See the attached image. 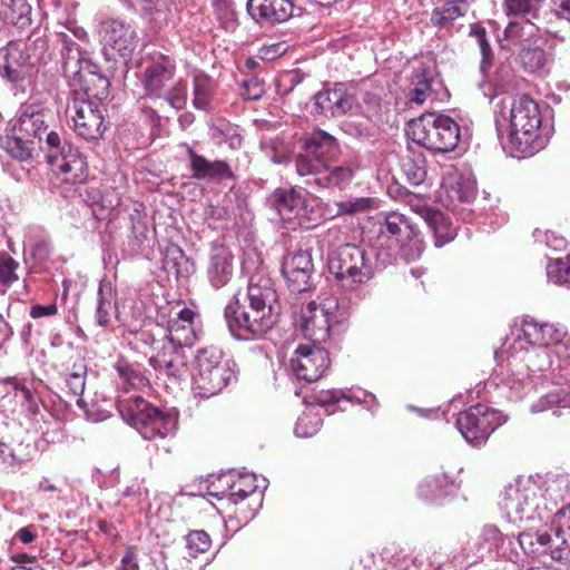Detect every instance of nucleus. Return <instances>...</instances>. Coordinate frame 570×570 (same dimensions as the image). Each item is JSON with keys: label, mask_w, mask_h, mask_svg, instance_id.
I'll return each instance as SVG.
<instances>
[{"label": "nucleus", "mask_w": 570, "mask_h": 570, "mask_svg": "<svg viewBox=\"0 0 570 570\" xmlns=\"http://www.w3.org/2000/svg\"><path fill=\"white\" fill-rule=\"evenodd\" d=\"M401 168L407 181L412 185H421L426 179L425 156L419 150L407 149L401 159Z\"/></svg>", "instance_id": "nucleus-40"}, {"label": "nucleus", "mask_w": 570, "mask_h": 570, "mask_svg": "<svg viewBox=\"0 0 570 570\" xmlns=\"http://www.w3.org/2000/svg\"><path fill=\"white\" fill-rule=\"evenodd\" d=\"M100 104L90 99H81L78 96L70 98L67 105V115L80 137L97 139L102 136L105 126Z\"/></svg>", "instance_id": "nucleus-17"}, {"label": "nucleus", "mask_w": 570, "mask_h": 570, "mask_svg": "<svg viewBox=\"0 0 570 570\" xmlns=\"http://www.w3.org/2000/svg\"><path fill=\"white\" fill-rule=\"evenodd\" d=\"M449 195L452 199L470 203L475 197V184L471 179L459 177L450 185Z\"/></svg>", "instance_id": "nucleus-58"}, {"label": "nucleus", "mask_w": 570, "mask_h": 570, "mask_svg": "<svg viewBox=\"0 0 570 570\" xmlns=\"http://www.w3.org/2000/svg\"><path fill=\"white\" fill-rule=\"evenodd\" d=\"M363 114L370 120H375L382 112V99L377 92L365 90L362 94Z\"/></svg>", "instance_id": "nucleus-61"}, {"label": "nucleus", "mask_w": 570, "mask_h": 570, "mask_svg": "<svg viewBox=\"0 0 570 570\" xmlns=\"http://www.w3.org/2000/svg\"><path fill=\"white\" fill-rule=\"evenodd\" d=\"M51 115L43 109L28 106L14 126L21 136L35 139L36 145L46 154L52 170L61 175L62 181L78 184L87 177V163L79 150L65 140L59 132L48 131Z\"/></svg>", "instance_id": "nucleus-1"}, {"label": "nucleus", "mask_w": 570, "mask_h": 570, "mask_svg": "<svg viewBox=\"0 0 570 570\" xmlns=\"http://www.w3.org/2000/svg\"><path fill=\"white\" fill-rule=\"evenodd\" d=\"M552 410L554 416H561L562 410H570V394L559 390L540 397L531 405V412Z\"/></svg>", "instance_id": "nucleus-47"}, {"label": "nucleus", "mask_w": 570, "mask_h": 570, "mask_svg": "<svg viewBox=\"0 0 570 570\" xmlns=\"http://www.w3.org/2000/svg\"><path fill=\"white\" fill-rule=\"evenodd\" d=\"M209 136L216 145L227 144L232 149L242 147L243 137L238 129L229 122L218 121L209 127Z\"/></svg>", "instance_id": "nucleus-49"}, {"label": "nucleus", "mask_w": 570, "mask_h": 570, "mask_svg": "<svg viewBox=\"0 0 570 570\" xmlns=\"http://www.w3.org/2000/svg\"><path fill=\"white\" fill-rule=\"evenodd\" d=\"M163 267L177 279L188 278L195 272L194 262L185 255V252L175 244L166 246Z\"/></svg>", "instance_id": "nucleus-37"}, {"label": "nucleus", "mask_w": 570, "mask_h": 570, "mask_svg": "<svg viewBox=\"0 0 570 570\" xmlns=\"http://www.w3.org/2000/svg\"><path fill=\"white\" fill-rule=\"evenodd\" d=\"M514 539L504 534L494 524H485L479 535V551L502 558H512L515 549Z\"/></svg>", "instance_id": "nucleus-30"}, {"label": "nucleus", "mask_w": 570, "mask_h": 570, "mask_svg": "<svg viewBox=\"0 0 570 570\" xmlns=\"http://www.w3.org/2000/svg\"><path fill=\"white\" fill-rule=\"evenodd\" d=\"M156 371L177 380L186 373L185 355H174L171 360H163V364L154 367Z\"/></svg>", "instance_id": "nucleus-60"}, {"label": "nucleus", "mask_w": 570, "mask_h": 570, "mask_svg": "<svg viewBox=\"0 0 570 570\" xmlns=\"http://www.w3.org/2000/svg\"><path fill=\"white\" fill-rule=\"evenodd\" d=\"M469 35L473 37L480 48L482 59L480 62V71L483 77H487L493 61V51L487 37V30L479 23H472L470 26Z\"/></svg>", "instance_id": "nucleus-50"}, {"label": "nucleus", "mask_w": 570, "mask_h": 570, "mask_svg": "<svg viewBox=\"0 0 570 570\" xmlns=\"http://www.w3.org/2000/svg\"><path fill=\"white\" fill-rule=\"evenodd\" d=\"M541 492L540 484L532 480L507 488L502 508L508 518L512 521L543 520L544 513L551 509Z\"/></svg>", "instance_id": "nucleus-10"}, {"label": "nucleus", "mask_w": 570, "mask_h": 570, "mask_svg": "<svg viewBox=\"0 0 570 570\" xmlns=\"http://www.w3.org/2000/svg\"><path fill=\"white\" fill-rule=\"evenodd\" d=\"M128 8L139 11L156 27L161 28L175 17L171 0H121Z\"/></svg>", "instance_id": "nucleus-31"}, {"label": "nucleus", "mask_w": 570, "mask_h": 570, "mask_svg": "<svg viewBox=\"0 0 570 570\" xmlns=\"http://www.w3.org/2000/svg\"><path fill=\"white\" fill-rule=\"evenodd\" d=\"M117 409L124 421L145 440H166L176 433L177 416L153 405L140 395L120 396L117 400Z\"/></svg>", "instance_id": "nucleus-4"}, {"label": "nucleus", "mask_w": 570, "mask_h": 570, "mask_svg": "<svg viewBox=\"0 0 570 570\" xmlns=\"http://www.w3.org/2000/svg\"><path fill=\"white\" fill-rule=\"evenodd\" d=\"M546 0H505L503 9L509 18H520L522 20H534L539 18V12Z\"/></svg>", "instance_id": "nucleus-45"}, {"label": "nucleus", "mask_w": 570, "mask_h": 570, "mask_svg": "<svg viewBox=\"0 0 570 570\" xmlns=\"http://www.w3.org/2000/svg\"><path fill=\"white\" fill-rule=\"evenodd\" d=\"M417 237V230L410 219L399 213H390L380 225V245L389 248L403 247Z\"/></svg>", "instance_id": "nucleus-22"}, {"label": "nucleus", "mask_w": 570, "mask_h": 570, "mask_svg": "<svg viewBox=\"0 0 570 570\" xmlns=\"http://www.w3.org/2000/svg\"><path fill=\"white\" fill-rule=\"evenodd\" d=\"M552 410L554 416H561L562 410H570V394L559 390L540 397L531 405V412Z\"/></svg>", "instance_id": "nucleus-46"}, {"label": "nucleus", "mask_w": 570, "mask_h": 570, "mask_svg": "<svg viewBox=\"0 0 570 570\" xmlns=\"http://www.w3.org/2000/svg\"><path fill=\"white\" fill-rule=\"evenodd\" d=\"M315 110L332 117H341L354 107L355 97L344 83H335L331 89L318 91L314 96Z\"/></svg>", "instance_id": "nucleus-26"}, {"label": "nucleus", "mask_w": 570, "mask_h": 570, "mask_svg": "<svg viewBox=\"0 0 570 570\" xmlns=\"http://www.w3.org/2000/svg\"><path fill=\"white\" fill-rule=\"evenodd\" d=\"M502 423V414L485 404H476L459 413L455 422L462 436L474 445L484 442Z\"/></svg>", "instance_id": "nucleus-15"}, {"label": "nucleus", "mask_w": 570, "mask_h": 570, "mask_svg": "<svg viewBox=\"0 0 570 570\" xmlns=\"http://www.w3.org/2000/svg\"><path fill=\"white\" fill-rule=\"evenodd\" d=\"M209 547L210 539L205 531H191L187 535V548L189 550V556L196 557L198 553L207 551Z\"/></svg>", "instance_id": "nucleus-63"}, {"label": "nucleus", "mask_w": 570, "mask_h": 570, "mask_svg": "<svg viewBox=\"0 0 570 570\" xmlns=\"http://www.w3.org/2000/svg\"><path fill=\"white\" fill-rule=\"evenodd\" d=\"M382 566L380 570H413L414 560L403 551L384 548L381 553Z\"/></svg>", "instance_id": "nucleus-51"}, {"label": "nucleus", "mask_w": 570, "mask_h": 570, "mask_svg": "<svg viewBox=\"0 0 570 570\" xmlns=\"http://www.w3.org/2000/svg\"><path fill=\"white\" fill-rule=\"evenodd\" d=\"M413 140L426 149L449 153L460 141V126L446 115L422 117L413 125Z\"/></svg>", "instance_id": "nucleus-11"}, {"label": "nucleus", "mask_w": 570, "mask_h": 570, "mask_svg": "<svg viewBox=\"0 0 570 570\" xmlns=\"http://www.w3.org/2000/svg\"><path fill=\"white\" fill-rule=\"evenodd\" d=\"M176 73V63L169 57H160L158 60L149 63L142 78L146 98L159 101L163 98L166 85Z\"/></svg>", "instance_id": "nucleus-25"}, {"label": "nucleus", "mask_w": 570, "mask_h": 570, "mask_svg": "<svg viewBox=\"0 0 570 570\" xmlns=\"http://www.w3.org/2000/svg\"><path fill=\"white\" fill-rule=\"evenodd\" d=\"M350 317L347 307L337 297L311 301L301 309V331L314 344L326 342L331 332Z\"/></svg>", "instance_id": "nucleus-7"}, {"label": "nucleus", "mask_w": 570, "mask_h": 570, "mask_svg": "<svg viewBox=\"0 0 570 570\" xmlns=\"http://www.w3.org/2000/svg\"><path fill=\"white\" fill-rule=\"evenodd\" d=\"M302 151L295 157V168L305 184L316 188L344 189L354 178L357 167L335 165L341 154L338 141L324 130L301 139Z\"/></svg>", "instance_id": "nucleus-2"}, {"label": "nucleus", "mask_w": 570, "mask_h": 570, "mask_svg": "<svg viewBox=\"0 0 570 570\" xmlns=\"http://www.w3.org/2000/svg\"><path fill=\"white\" fill-rule=\"evenodd\" d=\"M547 277L556 285L570 287V257L557 258L547 266Z\"/></svg>", "instance_id": "nucleus-54"}, {"label": "nucleus", "mask_w": 570, "mask_h": 570, "mask_svg": "<svg viewBox=\"0 0 570 570\" xmlns=\"http://www.w3.org/2000/svg\"><path fill=\"white\" fill-rule=\"evenodd\" d=\"M314 264L308 250H296L284 257L282 274L292 293H303L312 288Z\"/></svg>", "instance_id": "nucleus-20"}, {"label": "nucleus", "mask_w": 570, "mask_h": 570, "mask_svg": "<svg viewBox=\"0 0 570 570\" xmlns=\"http://www.w3.org/2000/svg\"><path fill=\"white\" fill-rule=\"evenodd\" d=\"M140 338L146 344H149L156 353L150 356L149 364L155 367L163 364V360H171L174 355H183L184 347L171 343L166 338L157 340L153 334L147 331L140 332Z\"/></svg>", "instance_id": "nucleus-39"}, {"label": "nucleus", "mask_w": 570, "mask_h": 570, "mask_svg": "<svg viewBox=\"0 0 570 570\" xmlns=\"http://www.w3.org/2000/svg\"><path fill=\"white\" fill-rule=\"evenodd\" d=\"M550 531H559V533H564L570 538V503L553 514Z\"/></svg>", "instance_id": "nucleus-64"}, {"label": "nucleus", "mask_w": 570, "mask_h": 570, "mask_svg": "<svg viewBox=\"0 0 570 570\" xmlns=\"http://www.w3.org/2000/svg\"><path fill=\"white\" fill-rule=\"evenodd\" d=\"M466 0H435L430 14V22L440 30L451 28L459 18L469 11Z\"/></svg>", "instance_id": "nucleus-32"}, {"label": "nucleus", "mask_w": 570, "mask_h": 570, "mask_svg": "<svg viewBox=\"0 0 570 570\" xmlns=\"http://www.w3.org/2000/svg\"><path fill=\"white\" fill-rule=\"evenodd\" d=\"M330 364L328 352L316 344L298 345L289 362L295 376L308 383L318 381Z\"/></svg>", "instance_id": "nucleus-18"}, {"label": "nucleus", "mask_w": 570, "mask_h": 570, "mask_svg": "<svg viewBox=\"0 0 570 570\" xmlns=\"http://www.w3.org/2000/svg\"><path fill=\"white\" fill-rule=\"evenodd\" d=\"M429 216L426 226L434 235V244L436 247H441L456 236V227L444 216L441 210L438 212H424Z\"/></svg>", "instance_id": "nucleus-43"}, {"label": "nucleus", "mask_w": 570, "mask_h": 570, "mask_svg": "<svg viewBox=\"0 0 570 570\" xmlns=\"http://www.w3.org/2000/svg\"><path fill=\"white\" fill-rule=\"evenodd\" d=\"M371 204L372 199L366 197L351 198L337 202L335 203V206L337 207L336 215L341 216L361 213L370 208Z\"/></svg>", "instance_id": "nucleus-62"}, {"label": "nucleus", "mask_w": 570, "mask_h": 570, "mask_svg": "<svg viewBox=\"0 0 570 570\" xmlns=\"http://www.w3.org/2000/svg\"><path fill=\"white\" fill-rule=\"evenodd\" d=\"M186 154L189 160L191 178L212 181L235 179V175L227 161L222 159L209 160L190 146L186 147Z\"/></svg>", "instance_id": "nucleus-24"}, {"label": "nucleus", "mask_w": 570, "mask_h": 570, "mask_svg": "<svg viewBox=\"0 0 570 570\" xmlns=\"http://www.w3.org/2000/svg\"><path fill=\"white\" fill-rule=\"evenodd\" d=\"M116 311V289L112 283L107 277H104L99 282L97 292V306L95 313L97 324L101 327H107Z\"/></svg>", "instance_id": "nucleus-34"}, {"label": "nucleus", "mask_w": 570, "mask_h": 570, "mask_svg": "<svg viewBox=\"0 0 570 570\" xmlns=\"http://www.w3.org/2000/svg\"><path fill=\"white\" fill-rule=\"evenodd\" d=\"M272 203L286 228L309 229L315 225L311 217L313 208L307 203V193L298 187L277 188L271 196Z\"/></svg>", "instance_id": "nucleus-13"}, {"label": "nucleus", "mask_w": 570, "mask_h": 570, "mask_svg": "<svg viewBox=\"0 0 570 570\" xmlns=\"http://www.w3.org/2000/svg\"><path fill=\"white\" fill-rule=\"evenodd\" d=\"M413 86L409 94L410 101L421 105L431 95V78L425 69L415 72Z\"/></svg>", "instance_id": "nucleus-56"}, {"label": "nucleus", "mask_w": 570, "mask_h": 570, "mask_svg": "<svg viewBox=\"0 0 570 570\" xmlns=\"http://www.w3.org/2000/svg\"><path fill=\"white\" fill-rule=\"evenodd\" d=\"M234 275V255L224 244L213 243L208 253L206 276L210 286L220 289Z\"/></svg>", "instance_id": "nucleus-23"}, {"label": "nucleus", "mask_w": 570, "mask_h": 570, "mask_svg": "<svg viewBox=\"0 0 570 570\" xmlns=\"http://www.w3.org/2000/svg\"><path fill=\"white\" fill-rule=\"evenodd\" d=\"M160 100L166 101L170 107L176 110H180L186 106L187 102V87L186 82L178 80L168 90L163 92Z\"/></svg>", "instance_id": "nucleus-59"}, {"label": "nucleus", "mask_w": 570, "mask_h": 570, "mask_svg": "<svg viewBox=\"0 0 570 570\" xmlns=\"http://www.w3.org/2000/svg\"><path fill=\"white\" fill-rule=\"evenodd\" d=\"M327 267L343 288H354L374 276L372 257L355 244H344L333 249L327 257Z\"/></svg>", "instance_id": "nucleus-8"}, {"label": "nucleus", "mask_w": 570, "mask_h": 570, "mask_svg": "<svg viewBox=\"0 0 570 570\" xmlns=\"http://www.w3.org/2000/svg\"><path fill=\"white\" fill-rule=\"evenodd\" d=\"M224 316L230 334L239 341H254L263 337L276 324L278 317L267 314L240 301V293L226 305Z\"/></svg>", "instance_id": "nucleus-9"}, {"label": "nucleus", "mask_w": 570, "mask_h": 570, "mask_svg": "<svg viewBox=\"0 0 570 570\" xmlns=\"http://www.w3.org/2000/svg\"><path fill=\"white\" fill-rule=\"evenodd\" d=\"M256 476L250 473L240 474L238 480L230 485L228 493H223L232 503L236 504L253 494L258 485L255 483Z\"/></svg>", "instance_id": "nucleus-52"}, {"label": "nucleus", "mask_w": 570, "mask_h": 570, "mask_svg": "<svg viewBox=\"0 0 570 570\" xmlns=\"http://www.w3.org/2000/svg\"><path fill=\"white\" fill-rule=\"evenodd\" d=\"M115 370L117 371L125 390L144 385L146 382V379L141 374L139 367L136 364H131L125 360H119L115 364Z\"/></svg>", "instance_id": "nucleus-53"}, {"label": "nucleus", "mask_w": 570, "mask_h": 570, "mask_svg": "<svg viewBox=\"0 0 570 570\" xmlns=\"http://www.w3.org/2000/svg\"><path fill=\"white\" fill-rule=\"evenodd\" d=\"M70 98L78 96L81 99H90L102 102L109 96V79L102 75L98 65L87 62L83 71H80L75 79L68 81Z\"/></svg>", "instance_id": "nucleus-19"}, {"label": "nucleus", "mask_w": 570, "mask_h": 570, "mask_svg": "<svg viewBox=\"0 0 570 570\" xmlns=\"http://www.w3.org/2000/svg\"><path fill=\"white\" fill-rule=\"evenodd\" d=\"M495 128L503 146L510 145L517 151H527L534 141L541 126L538 104L527 95L509 104L503 99L495 105Z\"/></svg>", "instance_id": "nucleus-3"}, {"label": "nucleus", "mask_w": 570, "mask_h": 570, "mask_svg": "<svg viewBox=\"0 0 570 570\" xmlns=\"http://www.w3.org/2000/svg\"><path fill=\"white\" fill-rule=\"evenodd\" d=\"M520 348L527 346H551L558 357H570V337L563 326L541 323L532 317L522 321L518 336Z\"/></svg>", "instance_id": "nucleus-14"}, {"label": "nucleus", "mask_w": 570, "mask_h": 570, "mask_svg": "<svg viewBox=\"0 0 570 570\" xmlns=\"http://www.w3.org/2000/svg\"><path fill=\"white\" fill-rule=\"evenodd\" d=\"M547 503L557 505L559 501H564L570 497V474L566 472H549L539 483Z\"/></svg>", "instance_id": "nucleus-35"}, {"label": "nucleus", "mask_w": 570, "mask_h": 570, "mask_svg": "<svg viewBox=\"0 0 570 570\" xmlns=\"http://www.w3.org/2000/svg\"><path fill=\"white\" fill-rule=\"evenodd\" d=\"M223 358V351L216 346L197 350L193 371V391L196 397L209 399L217 395L235 379L234 371Z\"/></svg>", "instance_id": "nucleus-6"}, {"label": "nucleus", "mask_w": 570, "mask_h": 570, "mask_svg": "<svg viewBox=\"0 0 570 570\" xmlns=\"http://www.w3.org/2000/svg\"><path fill=\"white\" fill-rule=\"evenodd\" d=\"M321 425L322 419L318 413L304 412L296 421L294 433L298 438H311L317 433Z\"/></svg>", "instance_id": "nucleus-55"}, {"label": "nucleus", "mask_w": 570, "mask_h": 570, "mask_svg": "<svg viewBox=\"0 0 570 570\" xmlns=\"http://www.w3.org/2000/svg\"><path fill=\"white\" fill-rule=\"evenodd\" d=\"M450 478L445 473L425 476L419 484V497L428 502H436L449 493Z\"/></svg>", "instance_id": "nucleus-41"}, {"label": "nucleus", "mask_w": 570, "mask_h": 570, "mask_svg": "<svg viewBox=\"0 0 570 570\" xmlns=\"http://www.w3.org/2000/svg\"><path fill=\"white\" fill-rule=\"evenodd\" d=\"M48 39L32 32L26 41H10L0 49V71L11 82H18L37 66L50 60Z\"/></svg>", "instance_id": "nucleus-5"}, {"label": "nucleus", "mask_w": 570, "mask_h": 570, "mask_svg": "<svg viewBox=\"0 0 570 570\" xmlns=\"http://www.w3.org/2000/svg\"><path fill=\"white\" fill-rule=\"evenodd\" d=\"M0 13L6 24L24 30L31 26L32 8L28 0H2Z\"/></svg>", "instance_id": "nucleus-36"}, {"label": "nucleus", "mask_w": 570, "mask_h": 570, "mask_svg": "<svg viewBox=\"0 0 570 570\" xmlns=\"http://www.w3.org/2000/svg\"><path fill=\"white\" fill-rule=\"evenodd\" d=\"M517 60L522 69L528 73L546 76L552 66V56L535 42L522 45L518 51Z\"/></svg>", "instance_id": "nucleus-33"}, {"label": "nucleus", "mask_w": 570, "mask_h": 570, "mask_svg": "<svg viewBox=\"0 0 570 570\" xmlns=\"http://www.w3.org/2000/svg\"><path fill=\"white\" fill-rule=\"evenodd\" d=\"M194 98L193 106L196 109L209 112L213 109V98L215 95V85L213 79L204 72L194 75Z\"/></svg>", "instance_id": "nucleus-42"}, {"label": "nucleus", "mask_w": 570, "mask_h": 570, "mask_svg": "<svg viewBox=\"0 0 570 570\" xmlns=\"http://www.w3.org/2000/svg\"><path fill=\"white\" fill-rule=\"evenodd\" d=\"M18 262L11 256L0 254V295L6 294L8 288L18 281Z\"/></svg>", "instance_id": "nucleus-57"}, {"label": "nucleus", "mask_w": 570, "mask_h": 570, "mask_svg": "<svg viewBox=\"0 0 570 570\" xmlns=\"http://www.w3.org/2000/svg\"><path fill=\"white\" fill-rule=\"evenodd\" d=\"M504 38L522 45H531L539 35V28L531 20H512L503 31Z\"/></svg>", "instance_id": "nucleus-44"}, {"label": "nucleus", "mask_w": 570, "mask_h": 570, "mask_svg": "<svg viewBox=\"0 0 570 570\" xmlns=\"http://www.w3.org/2000/svg\"><path fill=\"white\" fill-rule=\"evenodd\" d=\"M523 348L525 350L523 361L525 362L529 371L543 372L551 367V354L553 353V347L524 345Z\"/></svg>", "instance_id": "nucleus-48"}, {"label": "nucleus", "mask_w": 570, "mask_h": 570, "mask_svg": "<svg viewBox=\"0 0 570 570\" xmlns=\"http://www.w3.org/2000/svg\"><path fill=\"white\" fill-rule=\"evenodd\" d=\"M248 14L262 24H276L293 17L295 6L292 0H248Z\"/></svg>", "instance_id": "nucleus-27"}, {"label": "nucleus", "mask_w": 570, "mask_h": 570, "mask_svg": "<svg viewBox=\"0 0 570 570\" xmlns=\"http://www.w3.org/2000/svg\"><path fill=\"white\" fill-rule=\"evenodd\" d=\"M61 43L60 57L61 68L67 81L75 79L80 71H83L87 62H92L88 53L76 43L68 33L59 32Z\"/></svg>", "instance_id": "nucleus-28"}, {"label": "nucleus", "mask_w": 570, "mask_h": 570, "mask_svg": "<svg viewBox=\"0 0 570 570\" xmlns=\"http://www.w3.org/2000/svg\"><path fill=\"white\" fill-rule=\"evenodd\" d=\"M99 35L101 37L102 53L108 61L131 59L136 50L139 37L135 28L117 18H109L100 23Z\"/></svg>", "instance_id": "nucleus-12"}, {"label": "nucleus", "mask_w": 570, "mask_h": 570, "mask_svg": "<svg viewBox=\"0 0 570 570\" xmlns=\"http://www.w3.org/2000/svg\"><path fill=\"white\" fill-rule=\"evenodd\" d=\"M240 301L254 307H259L267 314L279 315L278 294L276 292L274 282L263 275L254 274L248 281V286L244 296L240 295Z\"/></svg>", "instance_id": "nucleus-21"}, {"label": "nucleus", "mask_w": 570, "mask_h": 570, "mask_svg": "<svg viewBox=\"0 0 570 570\" xmlns=\"http://www.w3.org/2000/svg\"><path fill=\"white\" fill-rule=\"evenodd\" d=\"M195 317L196 313L193 309L187 307L180 309L177 317L169 320L164 338L181 347L191 346L197 340Z\"/></svg>", "instance_id": "nucleus-29"}, {"label": "nucleus", "mask_w": 570, "mask_h": 570, "mask_svg": "<svg viewBox=\"0 0 570 570\" xmlns=\"http://www.w3.org/2000/svg\"><path fill=\"white\" fill-rule=\"evenodd\" d=\"M518 546L525 554H549L552 560L570 561V538L559 531L548 532H521L517 538Z\"/></svg>", "instance_id": "nucleus-16"}, {"label": "nucleus", "mask_w": 570, "mask_h": 570, "mask_svg": "<svg viewBox=\"0 0 570 570\" xmlns=\"http://www.w3.org/2000/svg\"><path fill=\"white\" fill-rule=\"evenodd\" d=\"M37 146L35 139L21 136V132L14 128L12 135L0 137V147L10 157L21 163L31 159Z\"/></svg>", "instance_id": "nucleus-38"}]
</instances>
